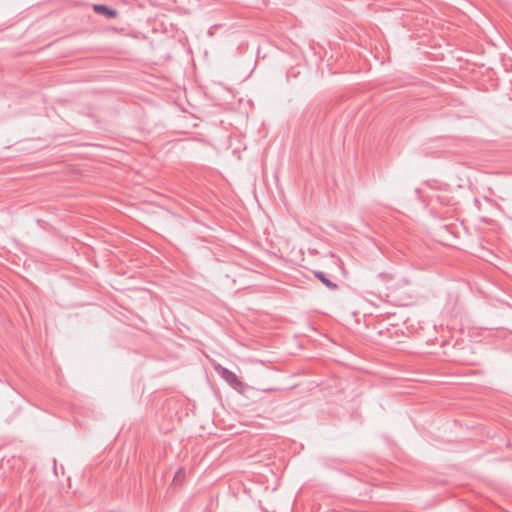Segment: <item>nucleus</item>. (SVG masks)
<instances>
[{
	"label": "nucleus",
	"instance_id": "1",
	"mask_svg": "<svg viewBox=\"0 0 512 512\" xmlns=\"http://www.w3.org/2000/svg\"><path fill=\"white\" fill-rule=\"evenodd\" d=\"M215 370L233 389L240 390L242 388L243 383L234 372L220 364L215 366Z\"/></svg>",
	"mask_w": 512,
	"mask_h": 512
},
{
	"label": "nucleus",
	"instance_id": "2",
	"mask_svg": "<svg viewBox=\"0 0 512 512\" xmlns=\"http://www.w3.org/2000/svg\"><path fill=\"white\" fill-rule=\"evenodd\" d=\"M315 278H317L326 288L335 291L339 288L338 284L331 281L328 276L322 271H313Z\"/></svg>",
	"mask_w": 512,
	"mask_h": 512
},
{
	"label": "nucleus",
	"instance_id": "3",
	"mask_svg": "<svg viewBox=\"0 0 512 512\" xmlns=\"http://www.w3.org/2000/svg\"><path fill=\"white\" fill-rule=\"evenodd\" d=\"M93 10L95 13L104 15L109 19L115 18L117 16V11L115 9H112L104 4H94Z\"/></svg>",
	"mask_w": 512,
	"mask_h": 512
},
{
	"label": "nucleus",
	"instance_id": "4",
	"mask_svg": "<svg viewBox=\"0 0 512 512\" xmlns=\"http://www.w3.org/2000/svg\"><path fill=\"white\" fill-rule=\"evenodd\" d=\"M280 390L279 388H267V389H264V391H278Z\"/></svg>",
	"mask_w": 512,
	"mask_h": 512
}]
</instances>
